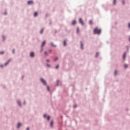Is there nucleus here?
I'll return each mask as SVG.
<instances>
[{
    "instance_id": "412c9836",
    "label": "nucleus",
    "mask_w": 130,
    "mask_h": 130,
    "mask_svg": "<svg viewBox=\"0 0 130 130\" xmlns=\"http://www.w3.org/2000/svg\"><path fill=\"white\" fill-rule=\"evenodd\" d=\"M47 89L48 91H50V90L49 88V86H47Z\"/></svg>"
},
{
    "instance_id": "0eeeda50",
    "label": "nucleus",
    "mask_w": 130,
    "mask_h": 130,
    "mask_svg": "<svg viewBox=\"0 0 130 130\" xmlns=\"http://www.w3.org/2000/svg\"><path fill=\"white\" fill-rule=\"evenodd\" d=\"M30 55L31 57H33L34 56V52H31Z\"/></svg>"
},
{
    "instance_id": "2eb2a0df",
    "label": "nucleus",
    "mask_w": 130,
    "mask_h": 130,
    "mask_svg": "<svg viewBox=\"0 0 130 130\" xmlns=\"http://www.w3.org/2000/svg\"><path fill=\"white\" fill-rule=\"evenodd\" d=\"M89 24H90V25H92V24H93V21L90 20L89 21Z\"/></svg>"
},
{
    "instance_id": "9b49d317",
    "label": "nucleus",
    "mask_w": 130,
    "mask_h": 130,
    "mask_svg": "<svg viewBox=\"0 0 130 130\" xmlns=\"http://www.w3.org/2000/svg\"><path fill=\"white\" fill-rule=\"evenodd\" d=\"M53 125V121H52L50 123V126L52 127V126Z\"/></svg>"
},
{
    "instance_id": "a19ab883",
    "label": "nucleus",
    "mask_w": 130,
    "mask_h": 130,
    "mask_svg": "<svg viewBox=\"0 0 130 130\" xmlns=\"http://www.w3.org/2000/svg\"><path fill=\"white\" fill-rule=\"evenodd\" d=\"M74 107H75V108H76V106H75Z\"/></svg>"
},
{
    "instance_id": "2f4dec72",
    "label": "nucleus",
    "mask_w": 130,
    "mask_h": 130,
    "mask_svg": "<svg viewBox=\"0 0 130 130\" xmlns=\"http://www.w3.org/2000/svg\"><path fill=\"white\" fill-rule=\"evenodd\" d=\"M13 53H15V50H13Z\"/></svg>"
},
{
    "instance_id": "dca6fc26",
    "label": "nucleus",
    "mask_w": 130,
    "mask_h": 130,
    "mask_svg": "<svg viewBox=\"0 0 130 130\" xmlns=\"http://www.w3.org/2000/svg\"><path fill=\"white\" fill-rule=\"evenodd\" d=\"M127 67H128V66L127 64H125L124 65V67L125 69H126V68H127Z\"/></svg>"
},
{
    "instance_id": "423d86ee",
    "label": "nucleus",
    "mask_w": 130,
    "mask_h": 130,
    "mask_svg": "<svg viewBox=\"0 0 130 130\" xmlns=\"http://www.w3.org/2000/svg\"><path fill=\"white\" fill-rule=\"evenodd\" d=\"M45 43H46V42L45 41H44L43 43L42 44V47H43V46H44V45H45Z\"/></svg>"
},
{
    "instance_id": "cd10ccee",
    "label": "nucleus",
    "mask_w": 130,
    "mask_h": 130,
    "mask_svg": "<svg viewBox=\"0 0 130 130\" xmlns=\"http://www.w3.org/2000/svg\"><path fill=\"white\" fill-rule=\"evenodd\" d=\"M45 54H48V53L46 51L45 52Z\"/></svg>"
},
{
    "instance_id": "58836bf2",
    "label": "nucleus",
    "mask_w": 130,
    "mask_h": 130,
    "mask_svg": "<svg viewBox=\"0 0 130 130\" xmlns=\"http://www.w3.org/2000/svg\"><path fill=\"white\" fill-rule=\"evenodd\" d=\"M1 68H3V66H1Z\"/></svg>"
},
{
    "instance_id": "7ed1b4c3",
    "label": "nucleus",
    "mask_w": 130,
    "mask_h": 130,
    "mask_svg": "<svg viewBox=\"0 0 130 130\" xmlns=\"http://www.w3.org/2000/svg\"><path fill=\"white\" fill-rule=\"evenodd\" d=\"M34 3L33 2V1H32V0L28 1L27 2L28 5H33Z\"/></svg>"
},
{
    "instance_id": "a878e982",
    "label": "nucleus",
    "mask_w": 130,
    "mask_h": 130,
    "mask_svg": "<svg viewBox=\"0 0 130 130\" xmlns=\"http://www.w3.org/2000/svg\"><path fill=\"white\" fill-rule=\"evenodd\" d=\"M57 59H58V58H56L54 59V61H56V60H57Z\"/></svg>"
},
{
    "instance_id": "c9c22d12",
    "label": "nucleus",
    "mask_w": 130,
    "mask_h": 130,
    "mask_svg": "<svg viewBox=\"0 0 130 130\" xmlns=\"http://www.w3.org/2000/svg\"><path fill=\"white\" fill-rule=\"evenodd\" d=\"M26 130H29V127H27V128H26Z\"/></svg>"
},
{
    "instance_id": "7c9ffc66",
    "label": "nucleus",
    "mask_w": 130,
    "mask_h": 130,
    "mask_svg": "<svg viewBox=\"0 0 130 130\" xmlns=\"http://www.w3.org/2000/svg\"><path fill=\"white\" fill-rule=\"evenodd\" d=\"M128 28H130V23L128 24Z\"/></svg>"
},
{
    "instance_id": "72a5a7b5",
    "label": "nucleus",
    "mask_w": 130,
    "mask_h": 130,
    "mask_svg": "<svg viewBox=\"0 0 130 130\" xmlns=\"http://www.w3.org/2000/svg\"><path fill=\"white\" fill-rule=\"evenodd\" d=\"M47 67H50V65H49V64H47Z\"/></svg>"
},
{
    "instance_id": "5701e85b",
    "label": "nucleus",
    "mask_w": 130,
    "mask_h": 130,
    "mask_svg": "<svg viewBox=\"0 0 130 130\" xmlns=\"http://www.w3.org/2000/svg\"><path fill=\"white\" fill-rule=\"evenodd\" d=\"M42 33H43V29H42L40 31L41 34H42Z\"/></svg>"
},
{
    "instance_id": "e433bc0d",
    "label": "nucleus",
    "mask_w": 130,
    "mask_h": 130,
    "mask_svg": "<svg viewBox=\"0 0 130 130\" xmlns=\"http://www.w3.org/2000/svg\"><path fill=\"white\" fill-rule=\"evenodd\" d=\"M43 51V49H42V50L41 51L42 52Z\"/></svg>"
},
{
    "instance_id": "393cba45",
    "label": "nucleus",
    "mask_w": 130,
    "mask_h": 130,
    "mask_svg": "<svg viewBox=\"0 0 130 130\" xmlns=\"http://www.w3.org/2000/svg\"><path fill=\"white\" fill-rule=\"evenodd\" d=\"M58 68H59V66H58V65H57L56 66V69H58Z\"/></svg>"
},
{
    "instance_id": "1a4fd4ad",
    "label": "nucleus",
    "mask_w": 130,
    "mask_h": 130,
    "mask_svg": "<svg viewBox=\"0 0 130 130\" xmlns=\"http://www.w3.org/2000/svg\"><path fill=\"white\" fill-rule=\"evenodd\" d=\"M38 15V13L35 12L34 14V17H37Z\"/></svg>"
},
{
    "instance_id": "39448f33",
    "label": "nucleus",
    "mask_w": 130,
    "mask_h": 130,
    "mask_svg": "<svg viewBox=\"0 0 130 130\" xmlns=\"http://www.w3.org/2000/svg\"><path fill=\"white\" fill-rule=\"evenodd\" d=\"M126 56V53L125 52V53L123 54V58L124 59H125Z\"/></svg>"
},
{
    "instance_id": "6ab92c4d",
    "label": "nucleus",
    "mask_w": 130,
    "mask_h": 130,
    "mask_svg": "<svg viewBox=\"0 0 130 130\" xmlns=\"http://www.w3.org/2000/svg\"><path fill=\"white\" fill-rule=\"evenodd\" d=\"M51 45L52 46H53V47H55V45H53V43H51Z\"/></svg>"
},
{
    "instance_id": "b1692460",
    "label": "nucleus",
    "mask_w": 130,
    "mask_h": 130,
    "mask_svg": "<svg viewBox=\"0 0 130 130\" xmlns=\"http://www.w3.org/2000/svg\"><path fill=\"white\" fill-rule=\"evenodd\" d=\"M114 74L115 75H117V71H115Z\"/></svg>"
},
{
    "instance_id": "9d476101",
    "label": "nucleus",
    "mask_w": 130,
    "mask_h": 130,
    "mask_svg": "<svg viewBox=\"0 0 130 130\" xmlns=\"http://www.w3.org/2000/svg\"><path fill=\"white\" fill-rule=\"evenodd\" d=\"M80 44H81V49H83V43L82 42H80Z\"/></svg>"
},
{
    "instance_id": "c756f323",
    "label": "nucleus",
    "mask_w": 130,
    "mask_h": 130,
    "mask_svg": "<svg viewBox=\"0 0 130 130\" xmlns=\"http://www.w3.org/2000/svg\"><path fill=\"white\" fill-rule=\"evenodd\" d=\"M122 4L123 5H124V1H122Z\"/></svg>"
},
{
    "instance_id": "f257e3e1",
    "label": "nucleus",
    "mask_w": 130,
    "mask_h": 130,
    "mask_svg": "<svg viewBox=\"0 0 130 130\" xmlns=\"http://www.w3.org/2000/svg\"><path fill=\"white\" fill-rule=\"evenodd\" d=\"M93 32L94 33V34H99V35L101 33V29H99L98 28L96 27L93 30Z\"/></svg>"
},
{
    "instance_id": "4468645a",
    "label": "nucleus",
    "mask_w": 130,
    "mask_h": 130,
    "mask_svg": "<svg viewBox=\"0 0 130 130\" xmlns=\"http://www.w3.org/2000/svg\"><path fill=\"white\" fill-rule=\"evenodd\" d=\"M10 61H11V59H9V60L7 61V62H6V63H5V66H7V65L9 63V62H10Z\"/></svg>"
},
{
    "instance_id": "4c0bfd02",
    "label": "nucleus",
    "mask_w": 130,
    "mask_h": 130,
    "mask_svg": "<svg viewBox=\"0 0 130 130\" xmlns=\"http://www.w3.org/2000/svg\"><path fill=\"white\" fill-rule=\"evenodd\" d=\"M96 55H98V53H96Z\"/></svg>"
},
{
    "instance_id": "4be33fe9",
    "label": "nucleus",
    "mask_w": 130,
    "mask_h": 130,
    "mask_svg": "<svg viewBox=\"0 0 130 130\" xmlns=\"http://www.w3.org/2000/svg\"><path fill=\"white\" fill-rule=\"evenodd\" d=\"M18 104L19 105V106H21V103H20V102H18Z\"/></svg>"
},
{
    "instance_id": "ea45409f",
    "label": "nucleus",
    "mask_w": 130,
    "mask_h": 130,
    "mask_svg": "<svg viewBox=\"0 0 130 130\" xmlns=\"http://www.w3.org/2000/svg\"><path fill=\"white\" fill-rule=\"evenodd\" d=\"M129 41H130V38H129Z\"/></svg>"
},
{
    "instance_id": "6e6552de",
    "label": "nucleus",
    "mask_w": 130,
    "mask_h": 130,
    "mask_svg": "<svg viewBox=\"0 0 130 130\" xmlns=\"http://www.w3.org/2000/svg\"><path fill=\"white\" fill-rule=\"evenodd\" d=\"M76 23H77V22L75 20L72 22V25H76Z\"/></svg>"
},
{
    "instance_id": "a211bd4d",
    "label": "nucleus",
    "mask_w": 130,
    "mask_h": 130,
    "mask_svg": "<svg viewBox=\"0 0 130 130\" xmlns=\"http://www.w3.org/2000/svg\"><path fill=\"white\" fill-rule=\"evenodd\" d=\"M116 3V0H114L113 5H115Z\"/></svg>"
},
{
    "instance_id": "aec40b11",
    "label": "nucleus",
    "mask_w": 130,
    "mask_h": 130,
    "mask_svg": "<svg viewBox=\"0 0 130 130\" xmlns=\"http://www.w3.org/2000/svg\"><path fill=\"white\" fill-rule=\"evenodd\" d=\"M49 119H50V116H48L47 117V120H49Z\"/></svg>"
},
{
    "instance_id": "473e14b6",
    "label": "nucleus",
    "mask_w": 130,
    "mask_h": 130,
    "mask_svg": "<svg viewBox=\"0 0 130 130\" xmlns=\"http://www.w3.org/2000/svg\"><path fill=\"white\" fill-rule=\"evenodd\" d=\"M47 61L48 62H49V60L47 59Z\"/></svg>"
},
{
    "instance_id": "f3484780",
    "label": "nucleus",
    "mask_w": 130,
    "mask_h": 130,
    "mask_svg": "<svg viewBox=\"0 0 130 130\" xmlns=\"http://www.w3.org/2000/svg\"><path fill=\"white\" fill-rule=\"evenodd\" d=\"M77 33H79V32H80V28H77Z\"/></svg>"
},
{
    "instance_id": "f03ea898",
    "label": "nucleus",
    "mask_w": 130,
    "mask_h": 130,
    "mask_svg": "<svg viewBox=\"0 0 130 130\" xmlns=\"http://www.w3.org/2000/svg\"><path fill=\"white\" fill-rule=\"evenodd\" d=\"M41 82H42L44 85H46V81H45L43 78H41Z\"/></svg>"
},
{
    "instance_id": "f704fd0d",
    "label": "nucleus",
    "mask_w": 130,
    "mask_h": 130,
    "mask_svg": "<svg viewBox=\"0 0 130 130\" xmlns=\"http://www.w3.org/2000/svg\"><path fill=\"white\" fill-rule=\"evenodd\" d=\"M49 52H51V50H50L49 51Z\"/></svg>"
},
{
    "instance_id": "20e7f679",
    "label": "nucleus",
    "mask_w": 130,
    "mask_h": 130,
    "mask_svg": "<svg viewBox=\"0 0 130 130\" xmlns=\"http://www.w3.org/2000/svg\"><path fill=\"white\" fill-rule=\"evenodd\" d=\"M79 23L81 24V25H84V22H83L82 18H79Z\"/></svg>"
},
{
    "instance_id": "c85d7f7f",
    "label": "nucleus",
    "mask_w": 130,
    "mask_h": 130,
    "mask_svg": "<svg viewBox=\"0 0 130 130\" xmlns=\"http://www.w3.org/2000/svg\"><path fill=\"white\" fill-rule=\"evenodd\" d=\"M46 116H47L46 114L44 115V117H46Z\"/></svg>"
},
{
    "instance_id": "f8f14e48",
    "label": "nucleus",
    "mask_w": 130,
    "mask_h": 130,
    "mask_svg": "<svg viewBox=\"0 0 130 130\" xmlns=\"http://www.w3.org/2000/svg\"><path fill=\"white\" fill-rule=\"evenodd\" d=\"M63 45L64 46H66V45H67V41H63Z\"/></svg>"
},
{
    "instance_id": "bb28decb",
    "label": "nucleus",
    "mask_w": 130,
    "mask_h": 130,
    "mask_svg": "<svg viewBox=\"0 0 130 130\" xmlns=\"http://www.w3.org/2000/svg\"><path fill=\"white\" fill-rule=\"evenodd\" d=\"M0 54H4V52H1Z\"/></svg>"
},
{
    "instance_id": "ddd939ff",
    "label": "nucleus",
    "mask_w": 130,
    "mask_h": 130,
    "mask_svg": "<svg viewBox=\"0 0 130 130\" xmlns=\"http://www.w3.org/2000/svg\"><path fill=\"white\" fill-rule=\"evenodd\" d=\"M20 126H21V123H18V125H17V128H19V127H20Z\"/></svg>"
}]
</instances>
